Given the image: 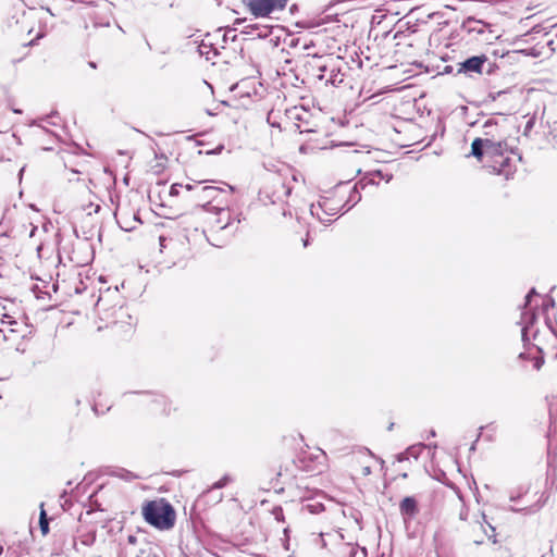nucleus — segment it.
<instances>
[{
    "instance_id": "nucleus-1",
    "label": "nucleus",
    "mask_w": 557,
    "mask_h": 557,
    "mask_svg": "<svg viewBox=\"0 0 557 557\" xmlns=\"http://www.w3.org/2000/svg\"><path fill=\"white\" fill-rule=\"evenodd\" d=\"M308 71L319 81H324L326 85L338 87L344 83L345 74L342 72L338 59L327 57H313L307 63Z\"/></svg>"
},
{
    "instance_id": "nucleus-2",
    "label": "nucleus",
    "mask_w": 557,
    "mask_h": 557,
    "mask_svg": "<svg viewBox=\"0 0 557 557\" xmlns=\"http://www.w3.org/2000/svg\"><path fill=\"white\" fill-rule=\"evenodd\" d=\"M145 520L159 530H170L176 519L174 508L164 499L150 500L143 507Z\"/></svg>"
},
{
    "instance_id": "nucleus-3",
    "label": "nucleus",
    "mask_w": 557,
    "mask_h": 557,
    "mask_svg": "<svg viewBox=\"0 0 557 557\" xmlns=\"http://www.w3.org/2000/svg\"><path fill=\"white\" fill-rule=\"evenodd\" d=\"M480 138L485 143V153H495V151H500L503 147H507L505 134L493 120H487L484 123L483 137Z\"/></svg>"
},
{
    "instance_id": "nucleus-4",
    "label": "nucleus",
    "mask_w": 557,
    "mask_h": 557,
    "mask_svg": "<svg viewBox=\"0 0 557 557\" xmlns=\"http://www.w3.org/2000/svg\"><path fill=\"white\" fill-rule=\"evenodd\" d=\"M507 151L508 146L503 147L500 151H495V153H485V157L491 159L486 168H488L491 172L503 175L508 180L515 173L516 168L512 164V159L506 154Z\"/></svg>"
},
{
    "instance_id": "nucleus-5",
    "label": "nucleus",
    "mask_w": 557,
    "mask_h": 557,
    "mask_svg": "<svg viewBox=\"0 0 557 557\" xmlns=\"http://www.w3.org/2000/svg\"><path fill=\"white\" fill-rule=\"evenodd\" d=\"M288 0H244L255 17H267L274 11L283 10Z\"/></svg>"
},
{
    "instance_id": "nucleus-6",
    "label": "nucleus",
    "mask_w": 557,
    "mask_h": 557,
    "mask_svg": "<svg viewBox=\"0 0 557 557\" xmlns=\"http://www.w3.org/2000/svg\"><path fill=\"white\" fill-rule=\"evenodd\" d=\"M338 210L339 201L335 202L331 198H324L319 201L318 205H311L310 207V213L322 223L330 222L331 219H326L323 215H320V211H322L327 216H334L338 213Z\"/></svg>"
},
{
    "instance_id": "nucleus-7",
    "label": "nucleus",
    "mask_w": 557,
    "mask_h": 557,
    "mask_svg": "<svg viewBox=\"0 0 557 557\" xmlns=\"http://www.w3.org/2000/svg\"><path fill=\"white\" fill-rule=\"evenodd\" d=\"M270 187L272 190H271L269 197L272 202L283 201L292 193V187H289L286 184L285 180L283 177H281L280 175L271 176Z\"/></svg>"
},
{
    "instance_id": "nucleus-8",
    "label": "nucleus",
    "mask_w": 557,
    "mask_h": 557,
    "mask_svg": "<svg viewBox=\"0 0 557 557\" xmlns=\"http://www.w3.org/2000/svg\"><path fill=\"white\" fill-rule=\"evenodd\" d=\"M486 62L487 57L485 54L468 58L467 60L458 64V73H463L467 75H471L472 73L482 74L483 65Z\"/></svg>"
},
{
    "instance_id": "nucleus-9",
    "label": "nucleus",
    "mask_w": 557,
    "mask_h": 557,
    "mask_svg": "<svg viewBox=\"0 0 557 557\" xmlns=\"http://www.w3.org/2000/svg\"><path fill=\"white\" fill-rule=\"evenodd\" d=\"M324 455H325L324 451H322L320 449L318 450L317 455L302 453L297 457V459L294 461V463L296 465V467L298 469H300L302 471H307V472L315 471L317 467L314 463L318 461V459L323 458Z\"/></svg>"
},
{
    "instance_id": "nucleus-10",
    "label": "nucleus",
    "mask_w": 557,
    "mask_h": 557,
    "mask_svg": "<svg viewBox=\"0 0 557 557\" xmlns=\"http://www.w3.org/2000/svg\"><path fill=\"white\" fill-rule=\"evenodd\" d=\"M357 555H360V557H367V549L351 543H344L338 549L339 557H357Z\"/></svg>"
},
{
    "instance_id": "nucleus-11",
    "label": "nucleus",
    "mask_w": 557,
    "mask_h": 557,
    "mask_svg": "<svg viewBox=\"0 0 557 557\" xmlns=\"http://www.w3.org/2000/svg\"><path fill=\"white\" fill-rule=\"evenodd\" d=\"M222 191H225V189L216 186H202L198 188L196 198L198 200H206L210 202L211 200L216 199L218 195Z\"/></svg>"
},
{
    "instance_id": "nucleus-12",
    "label": "nucleus",
    "mask_w": 557,
    "mask_h": 557,
    "mask_svg": "<svg viewBox=\"0 0 557 557\" xmlns=\"http://www.w3.org/2000/svg\"><path fill=\"white\" fill-rule=\"evenodd\" d=\"M399 509L403 516L413 517L418 512L417 500L411 496L405 497L399 505Z\"/></svg>"
},
{
    "instance_id": "nucleus-13",
    "label": "nucleus",
    "mask_w": 557,
    "mask_h": 557,
    "mask_svg": "<svg viewBox=\"0 0 557 557\" xmlns=\"http://www.w3.org/2000/svg\"><path fill=\"white\" fill-rule=\"evenodd\" d=\"M485 27L486 24L484 22L475 20L473 17L467 18L462 24V28H465L469 33L482 34Z\"/></svg>"
},
{
    "instance_id": "nucleus-14",
    "label": "nucleus",
    "mask_w": 557,
    "mask_h": 557,
    "mask_svg": "<svg viewBox=\"0 0 557 557\" xmlns=\"http://www.w3.org/2000/svg\"><path fill=\"white\" fill-rule=\"evenodd\" d=\"M471 154L478 159L485 156V143L481 138H475L471 145Z\"/></svg>"
},
{
    "instance_id": "nucleus-15",
    "label": "nucleus",
    "mask_w": 557,
    "mask_h": 557,
    "mask_svg": "<svg viewBox=\"0 0 557 557\" xmlns=\"http://www.w3.org/2000/svg\"><path fill=\"white\" fill-rule=\"evenodd\" d=\"M535 319H536V317H535L534 312H524L522 314L521 323L523 324V327H522V341L523 342L527 341V332H528L529 325H531L535 321Z\"/></svg>"
},
{
    "instance_id": "nucleus-16",
    "label": "nucleus",
    "mask_w": 557,
    "mask_h": 557,
    "mask_svg": "<svg viewBox=\"0 0 557 557\" xmlns=\"http://www.w3.org/2000/svg\"><path fill=\"white\" fill-rule=\"evenodd\" d=\"M219 218L216 224L220 230H224L230 225V211L227 209H220L218 212Z\"/></svg>"
},
{
    "instance_id": "nucleus-17",
    "label": "nucleus",
    "mask_w": 557,
    "mask_h": 557,
    "mask_svg": "<svg viewBox=\"0 0 557 557\" xmlns=\"http://www.w3.org/2000/svg\"><path fill=\"white\" fill-rule=\"evenodd\" d=\"M39 527H40L41 533L44 535L48 534V532H49V521H48V518H47L46 510L44 509V503L40 504Z\"/></svg>"
},
{
    "instance_id": "nucleus-18",
    "label": "nucleus",
    "mask_w": 557,
    "mask_h": 557,
    "mask_svg": "<svg viewBox=\"0 0 557 557\" xmlns=\"http://www.w3.org/2000/svg\"><path fill=\"white\" fill-rule=\"evenodd\" d=\"M199 53L201 55H206V58L209 60L210 59V53L212 52L213 55H216L218 54V50L215 48L212 47V45H208L206 44L205 41H202L200 45H199Z\"/></svg>"
},
{
    "instance_id": "nucleus-19",
    "label": "nucleus",
    "mask_w": 557,
    "mask_h": 557,
    "mask_svg": "<svg viewBox=\"0 0 557 557\" xmlns=\"http://www.w3.org/2000/svg\"><path fill=\"white\" fill-rule=\"evenodd\" d=\"M424 448L425 446L423 444H416L408 447L406 450L409 458L412 457L414 459H418Z\"/></svg>"
},
{
    "instance_id": "nucleus-20",
    "label": "nucleus",
    "mask_w": 557,
    "mask_h": 557,
    "mask_svg": "<svg viewBox=\"0 0 557 557\" xmlns=\"http://www.w3.org/2000/svg\"><path fill=\"white\" fill-rule=\"evenodd\" d=\"M369 175H370L369 181L366 182V178H363L358 183V185H360L362 188H364L369 183L375 184V178H379V180L383 178L381 171L371 172Z\"/></svg>"
},
{
    "instance_id": "nucleus-21",
    "label": "nucleus",
    "mask_w": 557,
    "mask_h": 557,
    "mask_svg": "<svg viewBox=\"0 0 557 557\" xmlns=\"http://www.w3.org/2000/svg\"><path fill=\"white\" fill-rule=\"evenodd\" d=\"M232 481V478L228 474L223 475L219 481L213 483L211 487L208 490V492H211L212 490L223 488Z\"/></svg>"
},
{
    "instance_id": "nucleus-22",
    "label": "nucleus",
    "mask_w": 557,
    "mask_h": 557,
    "mask_svg": "<svg viewBox=\"0 0 557 557\" xmlns=\"http://www.w3.org/2000/svg\"><path fill=\"white\" fill-rule=\"evenodd\" d=\"M101 209L99 203L89 202L88 205L83 207V210L86 211L87 215H91L92 213H98Z\"/></svg>"
},
{
    "instance_id": "nucleus-23",
    "label": "nucleus",
    "mask_w": 557,
    "mask_h": 557,
    "mask_svg": "<svg viewBox=\"0 0 557 557\" xmlns=\"http://www.w3.org/2000/svg\"><path fill=\"white\" fill-rule=\"evenodd\" d=\"M0 322L2 325H8V326L16 324V322L13 320V318L7 313H1Z\"/></svg>"
},
{
    "instance_id": "nucleus-24",
    "label": "nucleus",
    "mask_w": 557,
    "mask_h": 557,
    "mask_svg": "<svg viewBox=\"0 0 557 557\" xmlns=\"http://www.w3.org/2000/svg\"><path fill=\"white\" fill-rule=\"evenodd\" d=\"M272 515L277 521H284V512L282 507L276 506L272 509Z\"/></svg>"
},
{
    "instance_id": "nucleus-25",
    "label": "nucleus",
    "mask_w": 557,
    "mask_h": 557,
    "mask_svg": "<svg viewBox=\"0 0 557 557\" xmlns=\"http://www.w3.org/2000/svg\"><path fill=\"white\" fill-rule=\"evenodd\" d=\"M183 188L182 184L175 183L170 188L171 196H177L180 194V189Z\"/></svg>"
},
{
    "instance_id": "nucleus-26",
    "label": "nucleus",
    "mask_w": 557,
    "mask_h": 557,
    "mask_svg": "<svg viewBox=\"0 0 557 557\" xmlns=\"http://www.w3.org/2000/svg\"><path fill=\"white\" fill-rule=\"evenodd\" d=\"M410 32V33H413L414 30H410V27H407L406 30H403V29H398L395 34H394V39H401L406 36V32Z\"/></svg>"
},
{
    "instance_id": "nucleus-27",
    "label": "nucleus",
    "mask_w": 557,
    "mask_h": 557,
    "mask_svg": "<svg viewBox=\"0 0 557 557\" xmlns=\"http://www.w3.org/2000/svg\"><path fill=\"white\" fill-rule=\"evenodd\" d=\"M459 519L466 521L468 519V508L466 506H461V510L459 512Z\"/></svg>"
},
{
    "instance_id": "nucleus-28",
    "label": "nucleus",
    "mask_w": 557,
    "mask_h": 557,
    "mask_svg": "<svg viewBox=\"0 0 557 557\" xmlns=\"http://www.w3.org/2000/svg\"><path fill=\"white\" fill-rule=\"evenodd\" d=\"M357 186L358 185L355 186V188L349 197V201H354V203H356L358 200H360V196L357 195L358 194Z\"/></svg>"
},
{
    "instance_id": "nucleus-29",
    "label": "nucleus",
    "mask_w": 557,
    "mask_h": 557,
    "mask_svg": "<svg viewBox=\"0 0 557 557\" xmlns=\"http://www.w3.org/2000/svg\"><path fill=\"white\" fill-rule=\"evenodd\" d=\"M9 339L8 335H7V331L2 327H0V347L2 346L3 343H5Z\"/></svg>"
},
{
    "instance_id": "nucleus-30",
    "label": "nucleus",
    "mask_w": 557,
    "mask_h": 557,
    "mask_svg": "<svg viewBox=\"0 0 557 557\" xmlns=\"http://www.w3.org/2000/svg\"><path fill=\"white\" fill-rule=\"evenodd\" d=\"M488 527H490V529H491L492 533H490V534H488V533H486V535H487V537H488L490 540H492V542H493L494 544H496V543H497V539H496V534H495V528H494L493 525H491V524H488Z\"/></svg>"
},
{
    "instance_id": "nucleus-31",
    "label": "nucleus",
    "mask_w": 557,
    "mask_h": 557,
    "mask_svg": "<svg viewBox=\"0 0 557 557\" xmlns=\"http://www.w3.org/2000/svg\"><path fill=\"white\" fill-rule=\"evenodd\" d=\"M396 459H397V461H399V462H403V461H405V460H408V459H409V456H408V454H407V450H405V451H403V453L398 454V455H397V457H396Z\"/></svg>"
},
{
    "instance_id": "nucleus-32",
    "label": "nucleus",
    "mask_w": 557,
    "mask_h": 557,
    "mask_svg": "<svg viewBox=\"0 0 557 557\" xmlns=\"http://www.w3.org/2000/svg\"><path fill=\"white\" fill-rule=\"evenodd\" d=\"M307 508L309 509L310 512H318L319 509L323 508V506L321 504H315V505H308Z\"/></svg>"
},
{
    "instance_id": "nucleus-33",
    "label": "nucleus",
    "mask_w": 557,
    "mask_h": 557,
    "mask_svg": "<svg viewBox=\"0 0 557 557\" xmlns=\"http://www.w3.org/2000/svg\"><path fill=\"white\" fill-rule=\"evenodd\" d=\"M200 183H197L196 185H191V184H186V185H183V188H185L186 190H198V188H200Z\"/></svg>"
},
{
    "instance_id": "nucleus-34",
    "label": "nucleus",
    "mask_w": 557,
    "mask_h": 557,
    "mask_svg": "<svg viewBox=\"0 0 557 557\" xmlns=\"http://www.w3.org/2000/svg\"><path fill=\"white\" fill-rule=\"evenodd\" d=\"M299 111H304V110H302V109H299V108H297V107L293 108V110L290 111V113L293 114V117H295V119H300Z\"/></svg>"
},
{
    "instance_id": "nucleus-35",
    "label": "nucleus",
    "mask_w": 557,
    "mask_h": 557,
    "mask_svg": "<svg viewBox=\"0 0 557 557\" xmlns=\"http://www.w3.org/2000/svg\"><path fill=\"white\" fill-rule=\"evenodd\" d=\"M543 363H544V360L542 358L541 359H536L535 362H534V368L536 370H540L542 368Z\"/></svg>"
},
{
    "instance_id": "nucleus-36",
    "label": "nucleus",
    "mask_w": 557,
    "mask_h": 557,
    "mask_svg": "<svg viewBox=\"0 0 557 557\" xmlns=\"http://www.w3.org/2000/svg\"><path fill=\"white\" fill-rule=\"evenodd\" d=\"M535 294H536L535 288H532V289L529 292V294H528V295H527V297H525V306L530 302V298H531V296H532V295H535Z\"/></svg>"
},
{
    "instance_id": "nucleus-37",
    "label": "nucleus",
    "mask_w": 557,
    "mask_h": 557,
    "mask_svg": "<svg viewBox=\"0 0 557 557\" xmlns=\"http://www.w3.org/2000/svg\"><path fill=\"white\" fill-rule=\"evenodd\" d=\"M362 474H363L364 476H367V475L371 474V467H369V466L363 467V468H362Z\"/></svg>"
},
{
    "instance_id": "nucleus-38",
    "label": "nucleus",
    "mask_w": 557,
    "mask_h": 557,
    "mask_svg": "<svg viewBox=\"0 0 557 557\" xmlns=\"http://www.w3.org/2000/svg\"><path fill=\"white\" fill-rule=\"evenodd\" d=\"M5 331H7V335H8V337H9V338H10V335H11V334L15 333V330H14V329H12V327H9V329H8V330H5Z\"/></svg>"
},
{
    "instance_id": "nucleus-39",
    "label": "nucleus",
    "mask_w": 557,
    "mask_h": 557,
    "mask_svg": "<svg viewBox=\"0 0 557 557\" xmlns=\"http://www.w3.org/2000/svg\"><path fill=\"white\" fill-rule=\"evenodd\" d=\"M553 137H554L555 143L557 144V129L556 128L553 131Z\"/></svg>"
},
{
    "instance_id": "nucleus-40",
    "label": "nucleus",
    "mask_w": 557,
    "mask_h": 557,
    "mask_svg": "<svg viewBox=\"0 0 557 557\" xmlns=\"http://www.w3.org/2000/svg\"><path fill=\"white\" fill-rule=\"evenodd\" d=\"M554 305H555L554 300H553V299H549L548 304H547V305H545V308H547L548 306H552V307H553Z\"/></svg>"
},
{
    "instance_id": "nucleus-41",
    "label": "nucleus",
    "mask_w": 557,
    "mask_h": 557,
    "mask_svg": "<svg viewBox=\"0 0 557 557\" xmlns=\"http://www.w3.org/2000/svg\"><path fill=\"white\" fill-rule=\"evenodd\" d=\"M532 125H533V121H532V120H530V121L527 123V128L532 127Z\"/></svg>"
},
{
    "instance_id": "nucleus-42",
    "label": "nucleus",
    "mask_w": 557,
    "mask_h": 557,
    "mask_svg": "<svg viewBox=\"0 0 557 557\" xmlns=\"http://www.w3.org/2000/svg\"><path fill=\"white\" fill-rule=\"evenodd\" d=\"M224 186L227 188L228 193H232V190H233V187H232V186H230V185H227V184H224Z\"/></svg>"
},
{
    "instance_id": "nucleus-43",
    "label": "nucleus",
    "mask_w": 557,
    "mask_h": 557,
    "mask_svg": "<svg viewBox=\"0 0 557 557\" xmlns=\"http://www.w3.org/2000/svg\"><path fill=\"white\" fill-rule=\"evenodd\" d=\"M125 478L126 479H134L135 476L131 472H127V475Z\"/></svg>"
},
{
    "instance_id": "nucleus-44",
    "label": "nucleus",
    "mask_w": 557,
    "mask_h": 557,
    "mask_svg": "<svg viewBox=\"0 0 557 557\" xmlns=\"http://www.w3.org/2000/svg\"><path fill=\"white\" fill-rule=\"evenodd\" d=\"M320 215H323L326 219H330L331 216L325 215L322 211H320Z\"/></svg>"
},
{
    "instance_id": "nucleus-45",
    "label": "nucleus",
    "mask_w": 557,
    "mask_h": 557,
    "mask_svg": "<svg viewBox=\"0 0 557 557\" xmlns=\"http://www.w3.org/2000/svg\"><path fill=\"white\" fill-rule=\"evenodd\" d=\"M36 230H37V227H35V226H34V227H33V230H32V232H30V236H33V235H34V232H35Z\"/></svg>"
},
{
    "instance_id": "nucleus-46",
    "label": "nucleus",
    "mask_w": 557,
    "mask_h": 557,
    "mask_svg": "<svg viewBox=\"0 0 557 557\" xmlns=\"http://www.w3.org/2000/svg\"><path fill=\"white\" fill-rule=\"evenodd\" d=\"M304 246H305V247H307V246H308V238H306V239L304 240Z\"/></svg>"
},
{
    "instance_id": "nucleus-47",
    "label": "nucleus",
    "mask_w": 557,
    "mask_h": 557,
    "mask_svg": "<svg viewBox=\"0 0 557 557\" xmlns=\"http://www.w3.org/2000/svg\"><path fill=\"white\" fill-rule=\"evenodd\" d=\"M129 542L131 543L135 542V537L134 536H129Z\"/></svg>"
},
{
    "instance_id": "nucleus-48",
    "label": "nucleus",
    "mask_w": 557,
    "mask_h": 557,
    "mask_svg": "<svg viewBox=\"0 0 557 557\" xmlns=\"http://www.w3.org/2000/svg\"><path fill=\"white\" fill-rule=\"evenodd\" d=\"M474 543H475L476 545H480V544H482L483 542H482V541H474Z\"/></svg>"
},
{
    "instance_id": "nucleus-49",
    "label": "nucleus",
    "mask_w": 557,
    "mask_h": 557,
    "mask_svg": "<svg viewBox=\"0 0 557 557\" xmlns=\"http://www.w3.org/2000/svg\"><path fill=\"white\" fill-rule=\"evenodd\" d=\"M91 67H96V64L94 62H90Z\"/></svg>"
},
{
    "instance_id": "nucleus-50",
    "label": "nucleus",
    "mask_w": 557,
    "mask_h": 557,
    "mask_svg": "<svg viewBox=\"0 0 557 557\" xmlns=\"http://www.w3.org/2000/svg\"><path fill=\"white\" fill-rule=\"evenodd\" d=\"M2 552H3V548L0 546V555L2 554Z\"/></svg>"
},
{
    "instance_id": "nucleus-51",
    "label": "nucleus",
    "mask_w": 557,
    "mask_h": 557,
    "mask_svg": "<svg viewBox=\"0 0 557 557\" xmlns=\"http://www.w3.org/2000/svg\"><path fill=\"white\" fill-rule=\"evenodd\" d=\"M357 557H360V555H357Z\"/></svg>"
},
{
    "instance_id": "nucleus-52",
    "label": "nucleus",
    "mask_w": 557,
    "mask_h": 557,
    "mask_svg": "<svg viewBox=\"0 0 557 557\" xmlns=\"http://www.w3.org/2000/svg\"><path fill=\"white\" fill-rule=\"evenodd\" d=\"M556 358H557V354H556Z\"/></svg>"
}]
</instances>
